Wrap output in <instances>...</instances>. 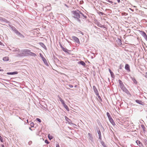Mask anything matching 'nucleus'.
<instances>
[{
	"instance_id": "1",
	"label": "nucleus",
	"mask_w": 147,
	"mask_h": 147,
	"mask_svg": "<svg viewBox=\"0 0 147 147\" xmlns=\"http://www.w3.org/2000/svg\"><path fill=\"white\" fill-rule=\"evenodd\" d=\"M71 12L73 15V17L74 19L79 23H81V21L80 19L81 18V11L77 9L76 10L72 11Z\"/></svg>"
},
{
	"instance_id": "2",
	"label": "nucleus",
	"mask_w": 147,
	"mask_h": 147,
	"mask_svg": "<svg viewBox=\"0 0 147 147\" xmlns=\"http://www.w3.org/2000/svg\"><path fill=\"white\" fill-rule=\"evenodd\" d=\"M11 28L12 30H13V31L17 35L20 37L23 38H24V36L20 32L18 31L14 27L12 26Z\"/></svg>"
},
{
	"instance_id": "3",
	"label": "nucleus",
	"mask_w": 147,
	"mask_h": 147,
	"mask_svg": "<svg viewBox=\"0 0 147 147\" xmlns=\"http://www.w3.org/2000/svg\"><path fill=\"white\" fill-rule=\"evenodd\" d=\"M94 23L95 24L97 25L100 28H104L103 25H102L101 24H100L99 22H98V20L96 19H95L94 20Z\"/></svg>"
},
{
	"instance_id": "4",
	"label": "nucleus",
	"mask_w": 147,
	"mask_h": 147,
	"mask_svg": "<svg viewBox=\"0 0 147 147\" xmlns=\"http://www.w3.org/2000/svg\"><path fill=\"white\" fill-rule=\"evenodd\" d=\"M65 118L66 121L70 125H73L74 124L71 123V119L68 118L66 116L65 117Z\"/></svg>"
},
{
	"instance_id": "5",
	"label": "nucleus",
	"mask_w": 147,
	"mask_h": 147,
	"mask_svg": "<svg viewBox=\"0 0 147 147\" xmlns=\"http://www.w3.org/2000/svg\"><path fill=\"white\" fill-rule=\"evenodd\" d=\"M93 89L96 94V95H98V92L95 86H93Z\"/></svg>"
},
{
	"instance_id": "6",
	"label": "nucleus",
	"mask_w": 147,
	"mask_h": 147,
	"mask_svg": "<svg viewBox=\"0 0 147 147\" xmlns=\"http://www.w3.org/2000/svg\"><path fill=\"white\" fill-rule=\"evenodd\" d=\"M72 38L76 43H78L80 42L79 39L76 37L73 36H72Z\"/></svg>"
},
{
	"instance_id": "7",
	"label": "nucleus",
	"mask_w": 147,
	"mask_h": 147,
	"mask_svg": "<svg viewBox=\"0 0 147 147\" xmlns=\"http://www.w3.org/2000/svg\"><path fill=\"white\" fill-rule=\"evenodd\" d=\"M137 144L139 146V147H144L142 144L138 140H137L136 142Z\"/></svg>"
},
{
	"instance_id": "8",
	"label": "nucleus",
	"mask_w": 147,
	"mask_h": 147,
	"mask_svg": "<svg viewBox=\"0 0 147 147\" xmlns=\"http://www.w3.org/2000/svg\"><path fill=\"white\" fill-rule=\"evenodd\" d=\"M122 90L126 93V94H129V91L124 86L121 88Z\"/></svg>"
},
{
	"instance_id": "9",
	"label": "nucleus",
	"mask_w": 147,
	"mask_h": 147,
	"mask_svg": "<svg viewBox=\"0 0 147 147\" xmlns=\"http://www.w3.org/2000/svg\"><path fill=\"white\" fill-rule=\"evenodd\" d=\"M118 82L119 83V86L121 88H123V87L124 86V84L120 80H118Z\"/></svg>"
},
{
	"instance_id": "10",
	"label": "nucleus",
	"mask_w": 147,
	"mask_h": 147,
	"mask_svg": "<svg viewBox=\"0 0 147 147\" xmlns=\"http://www.w3.org/2000/svg\"><path fill=\"white\" fill-rule=\"evenodd\" d=\"M125 69L128 71H130L129 65L128 64H126L125 66Z\"/></svg>"
},
{
	"instance_id": "11",
	"label": "nucleus",
	"mask_w": 147,
	"mask_h": 147,
	"mask_svg": "<svg viewBox=\"0 0 147 147\" xmlns=\"http://www.w3.org/2000/svg\"><path fill=\"white\" fill-rule=\"evenodd\" d=\"M39 45L42 47L43 48L46 50H47V48L45 45L43 43L41 42H40L39 43Z\"/></svg>"
},
{
	"instance_id": "12",
	"label": "nucleus",
	"mask_w": 147,
	"mask_h": 147,
	"mask_svg": "<svg viewBox=\"0 0 147 147\" xmlns=\"http://www.w3.org/2000/svg\"><path fill=\"white\" fill-rule=\"evenodd\" d=\"M22 52L26 54H27L29 55V53L30 52V51H31L29 49H24L22 51Z\"/></svg>"
},
{
	"instance_id": "13",
	"label": "nucleus",
	"mask_w": 147,
	"mask_h": 147,
	"mask_svg": "<svg viewBox=\"0 0 147 147\" xmlns=\"http://www.w3.org/2000/svg\"><path fill=\"white\" fill-rule=\"evenodd\" d=\"M136 102L137 103H138L139 104L141 105H144V103L140 100H136Z\"/></svg>"
},
{
	"instance_id": "14",
	"label": "nucleus",
	"mask_w": 147,
	"mask_h": 147,
	"mask_svg": "<svg viewBox=\"0 0 147 147\" xmlns=\"http://www.w3.org/2000/svg\"><path fill=\"white\" fill-rule=\"evenodd\" d=\"M117 42L119 45H122L121 41L120 39L118 38L117 40Z\"/></svg>"
},
{
	"instance_id": "15",
	"label": "nucleus",
	"mask_w": 147,
	"mask_h": 147,
	"mask_svg": "<svg viewBox=\"0 0 147 147\" xmlns=\"http://www.w3.org/2000/svg\"><path fill=\"white\" fill-rule=\"evenodd\" d=\"M18 74L17 71H14L13 72H10L7 73V74L8 75H14L17 74Z\"/></svg>"
},
{
	"instance_id": "16",
	"label": "nucleus",
	"mask_w": 147,
	"mask_h": 147,
	"mask_svg": "<svg viewBox=\"0 0 147 147\" xmlns=\"http://www.w3.org/2000/svg\"><path fill=\"white\" fill-rule=\"evenodd\" d=\"M44 63L47 66H48L49 64L48 63L47 61V60L44 58H43L42 59Z\"/></svg>"
},
{
	"instance_id": "17",
	"label": "nucleus",
	"mask_w": 147,
	"mask_h": 147,
	"mask_svg": "<svg viewBox=\"0 0 147 147\" xmlns=\"http://www.w3.org/2000/svg\"><path fill=\"white\" fill-rule=\"evenodd\" d=\"M78 63V64H80L83 66H85L86 65L85 62L82 61H79Z\"/></svg>"
},
{
	"instance_id": "18",
	"label": "nucleus",
	"mask_w": 147,
	"mask_h": 147,
	"mask_svg": "<svg viewBox=\"0 0 147 147\" xmlns=\"http://www.w3.org/2000/svg\"><path fill=\"white\" fill-rule=\"evenodd\" d=\"M13 51L16 53H19L20 52V50L19 48H17L13 50Z\"/></svg>"
},
{
	"instance_id": "19",
	"label": "nucleus",
	"mask_w": 147,
	"mask_h": 147,
	"mask_svg": "<svg viewBox=\"0 0 147 147\" xmlns=\"http://www.w3.org/2000/svg\"><path fill=\"white\" fill-rule=\"evenodd\" d=\"M110 123L112 124V125H115V123L114 122L113 119L112 118L110 119L109 120Z\"/></svg>"
},
{
	"instance_id": "20",
	"label": "nucleus",
	"mask_w": 147,
	"mask_h": 147,
	"mask_svg": "<svg viewBox=\"0 0 147 147\" xmlns=\"http://www.w3.org/2000/svg\"><path fill=\"white\" fill-rule=\"evenodd\" d=\"M3 60L4 61H7L9 60V58L8 57H4L3 59Z\"/></svg>"
},
{
	"instance_id": "21",
	"label": "nucleus",
	"mask_w": 147,
	"mask_h": 147,
	"mask_svg": "<svg viewBox=\"0 0 147 147\" xmlns=\"http://www.w3.org/2000/svg\"><path fill=\"white\" fill-rule=\"evenodd\" d=\"M140 34L144 37L146 34V33L144 31H140Z\"/></svg>"
},
{
	"instance_id": "22",
	"label": "nucleus",
	"mask_w": 147,
	"mask_h": 147,
	"mask_svg": "<svg viewBox=\"0 0 147 147\" xmlns=\"http://www.w3.org/2000/svg\"><path fill=\"white\" fill-rule=\"evenodd\" d=\"M131 80L133 81L134 83L135 84H137V82L136 79L134 78H131Z\"/></svg>"
},
{
	"instance_id": "23",
	"label": "nucleus",
	"mask_w": 147,
	"mask_h": 147,
	"mask_svg": "<svg viewBox=\"0 0 147 147\" xmlns=\"http://www.w3.org/2000/svg\"><path fill=\"white\" fill-rule=\"evenodd\" d=\"M29 55L34 57H35L36 56V55L35 53L32 52H31V51H30L29 53Z\"/></svg>"
},
{
	"instance_id": "24",
	"label": "nucleus",
	"mask_w": 147,
	"mask_h": 147,
	"mask_svg": "<svg viewBox=\"0 0 147 147\" xmlns=\"http://www.w3.org/2000/svg\"><path fill=\"white\" fill-rule=\"evenodd\" d=\"M65 52L69 53V51H70L69 50L66 48H64L62 49Z\"/></svg>"
},
{
	"instance_id": "25",
	"label": "nucleus",
	"mask_w": 147,
	"mask_h": 147,
	"mask_svg": "<svg viewBox=\"0 0 147 147\" xmlns=\"http://www.w3.org/2000/svg\"><path fill=\"white\" fill-rule=\"evenodd\" d=\"M107 116L109 120L110 119L112 118V117H111V116L110 115L109 113H108V112H107Z\"/></svg>"
},
{
	"instance_id": "26",
	"label": "nucleus",
	"mask_w": 147,
	"mask_h": 147,
	"mask_svg": "<svg viewBox=\"0 0 147 147\" xmlns=\"http://www.w3.org/2000/svg\"><path fill=\"white\" fill-rule=\"evenodd\" d=\"M109 72L110 73L111 77H113V76H114L113 72L111 71V70L110 69H109Z\"/></svg>"
},
{
	"instance_id": "27",
	"label": "nucleus",
	"mask_w": 147,
	"mask_h": 147,
	"mask_svg": "<svg viewBox=\"0 0 147 147\" xmlns=\"http://www.w3.org/2000/svg\"><path fill=\"white\" fill-rule=\"evenodd\" d=\"M81 16H82L84 17V18H83V19L84 18L85 19H86V18H87V16L86 15H84V14L83 13L81 12Z\"/></svg>"
},
{
	"instance_id": "28",
	"label": "nucleus",
	"mask_w": 147,
	"mask_h": 147,
	"mask_svg": "<svg viewBox=\"0 0 147 147\" xmlns=\"http://www.w3.org/2000/svg\"><path fill=\"white\" fill-rule=\"evenodd\" d=\"M63 107L67 111H69V109L68 107L66 105H65V106H64Z\"/></svg>"
},
{
	"instance_id": "29",
	"label": "nucleus",
	"mask_w": 147,
	"mask_h": 147,
	"mask_svg": "<svg viewBox=\"0 0 147 147\" xmlns=\"http://www.w3.org/2000/svg\"><path fill=\"white\" fill-rule=\"evenodd\" d=\"M141 127L143 129V131L144 132L145 131V128L143 125H141Z\"/></svg>"
},
{
	"instance_id": "30",
	"label": "nucleus",
	"mask_w": 147,
	"mask_h": 147,
	"mask_svg": "<svg viewBox=\"0 0 147 147\" xmlns=\"http://www.w3.org/2000/svg\"><path fill=\"white\" fill-rule=\"evenodd\" d=\"M88 135L89 136V137L90 138V140H92V137L91 134L90 133H89L88 134Z\"/></svg>"
},
{
	"instance_id": "31",
	"label": "nucleus",
	"mask_w": 147,
	"mask_h": 147,
	"mask_svg": "<svg viewBox=\"0 0 147 147\" xmlns=\"http://www.w3.org/2000/svg\"><path fill=\"white\" fill-rule=\"evenodd\" d=\"M101 144L104 147H107L105 144L103 142H101Z\"/></svg>"
},
{
	"instance_id": "32",
	"label": "nucleus",
	"mask_w": 147,
	"mask_h": 147,
	"mask_svg": "<svg viewBox=\"0 0 147 147\" xmlns=\"http://www.w3.org/2000/svg\"><path fill=\"white\" fill-rule=\"evenodd\" d=\"M48 137L49 139L50 140H51V139H53V137L52 136H50V134H49L48 135Z\"/></svg>"
},
{
	"instance_id": "33",
	"label": "nucleus",
	"mask_w": 147,
	"mask_h": 147,
	"mask_svg": "<svg viewBox=\"0 0 147 147\" xmlns=\"http://www.w3.org/2000/svg\"><path fill=\"white\" fill-rule=\"evenodd\" d=\"M97 133L98 134V135H99V134H101V132H100V130L98 128V129H97Z\"/></svg>"
},
{
	"instance_id": "34",
	"label": "nucleus",
	"mask_w": 147,
	"mask_h": 147,
	"mask_svg": "<svg viewBox=\"0 0 147 147\" xmlns=\"http://www.w3.org/2000/svg\"><path fill=\"white\" fill-rule=\"evenodd\" d=\"M143 140L145 145L147 146V140L146 139H144Z\"/></svg>"
},
{
	"instance_id": "35",
	"label": "nucleus",
	"mask_w": 147,
	"mask_h": 147,
	"mask_svg": "<svg viewBox=\"0 0 147 147\" xmlns=\"http://www.w3.org/2000/svg\"><path fill=\"white\" fill-rule=\"evenodd\" d=\"M36 120L39 123H40L41 122V121L40 119L39 118H37L36 119Z\"/></svg>"
},
{
	"instance_id": "36",
	"label": "nucleus",
	"mask_w": 147,
	"mask_h": 147,
	"mask_svg": "<svg viewBox=\"0 0 147 147\" xmlns=\"http://www.w3.org/2000/svg\"><path fill=\"white\" fill-rule=\"evenodd\" d=\"M0 140L1 141V142H3V138L1 136H0Z\"/></svg>"
},
{
	"instance_id": "37",
	"label": "nucleus",
	"mask_w": 147,
	"mask_h": 147,
	"mask_svg": "<svg viewBox=\"0 0 147 147\" xmlns=\"http://www.w3.org/2000/svg\"><path fill=\"white\" fill-rule=\"evenodd\" d=\"M39 55L42 58V59H43V58H44V57H43V55L41 53H40L39 54Z\"/></svg>"
},
{
	"instance_id": "38",
	"label": "nucleus",
	"mask_w": 147,
	"mask_h": 147,
	"mask_svg": "<svg viewBox=\"0 0 147 147\" xmlns=\"http://www.w3.org/2000/svg\"><path fill=\"white\" fill-rule=\"evenodd\" d=\"M30 125L31 127H33L34 126V123L33 122L30 123Z\"/></svg>"
},
{
	"instance_id": "39",
	"label": "nucleus",
	"mask_w": 147,
	"mask_h": 147,
	"mask_svg": "<svg viewBox=\"0 0 147 147\" xmlns=\"http://www.w3.org/2000/svg\"><path fill=\"white\" fill-rule=\"evenodd\" d=\"M107 1V2L109 3H110L111 4H112V3H113V2L111 1H110L109 0H105Z\"/></svg>"
},
{
	"instance_id": "40",
	"label": "nucleus",
	"mask_w": 147,
	"mask_h": 147,
	"mask_svg": "<svg viewBox=\"0 0 147 147\" xmlns=\"http://www.w3.org/2000/svg\"><path fill=\"white\" fill-rule=\"evenodd\" d=\"M98 136H99V139L100 140H101L102 139V137H101V134H99L98 135Z\"/></svg>"
},
{
	"instance_id": "41",
	"label": "nucleus",
	"mask_w": 147,
	"mask_h": 147,
	"mask_svg": "<svg viewBox=\"0 0 147 147\" xmlns=\"http://www.w3.org/2000/svg\"><path fill=\"white\" fill-rule=\"evenodd\" d=\"M32 143V142L31 141H29L28 142V144L29 145H31Z\"/></svg>"
},
{
	"instance_id": "42",
	"label": "nucleus",
	"mask_w": 147,
	"mask_h": 147,
	"mask_svg": "<svg viewBox=\"0 0 147 147\" xmlns=\"http://www.w3.org/2000/svg\"><path fill=\"white\" fill-rule=\"evenodd\" d=\"M78 33H81V34H82V35H84V34H83V32H82V31H80V30H79V31H78Z\"/></svg>"
},
{
	"instance_id": "43",
	"label": "nucleus",
	"mask_w": 147,
	"mask_h": 147,
	"mask_svg": "<svg viewBox=\"0 0 147 147\" xmlns=\"http://www.w3.org/2000/svg\"><path fill=\"white\" fill-rule=\"evenodd\" d=\"M144 38L145 39V40H147V35L146 34L144 37Z\"/></svg>"
},
{
	"instance_id": "44",
	"label": "nucleus",
	"mask_w": 147,
	"mask_h": 147,
	"mask_svg": "<svg viewBox=\"0 0 147 147\" xmlns=\"http://www.w3.org/2000/svg\"><path fill=\"white\" fill-rule=\"evenodd\" d=\"M45 142L46 143V144H48L49 143V141H48V140H45Z\"/></svg>"
},
{
	"instance_id": "45",
	"label": "nucleus",
	"mask_w": 147,
	"mask_h": 147,
	"mask_svg": "<svg viewBox=\"0 0 147 147\" xmlns=\"http://www.w3.org/2000/svg\"><path fill=\"white\" fill-rule=\"evenodd\" d=\"M99 14H101L102 15H103L104 14V13H103L101 12V11H99Z\"/></svg>"
},
{
	"instance_id": "46",
	"label": "nucleus",
	"mask_w": 147,
	"mask_h": 147,
	"mask_svg": "<svg viewBox=\"0 0 147 147\" xmlns=\"http://www.w3.org/2000/svg\"><path fill=\"white\" fill-rule=\"evenodd\" d=\"M69 86L70 88H72L73 87V86L69 84Z\"/></svg>"
},
{
	"instance_id": "47",
	"label": "nucleus",
	"mask_w": 147,
	"mask_h": 147,
	"mask_svg": "<svg viewBox=\"0 0 147 147\" xmlns=\"http://www.w3.org/2000/svg\"><path fill=\"white\" fill-rule=\"evenodd\" d=\"M60 47H61V48L62 49H63L64 48L63 47L62 45H61L60 44Z\"/></svg>"
},
{
	"instance_id": "48",
	"label": "nucleus",
	"mask_w": 147,
	"mask_h": 147,
	"mask_svg": "<svg viewBox=\"0 0 147 147\" xmlns=\"http://www.w3.org/2000/svg\"><path fill=\"white\" fill-rule=\"evenodd\" d=\"M56 147H59V145L58 143L56 144Z\"/></svg>"
},
{
	"instance_id": "49",
	"label": "nucleus",
	"mask_w": 147,
	"mask_h": 147,
	"mask_svg": "<svg viewBox=\"0 0 147 147\" xmlns=\"http://www.w3.org/2000/svg\"><path fill=\"white\" fill-rule=\"evenodd\" d=\"M60 101L61 102V103H62L64 102L63 100H61Z\"/></svg>"
},
{
	"instance_id": "50",
	"label": "nucleus",
	"mask_w": 147,
	"mask_h": 147,
	"mask_svg": "<svg viewBox=\"0 0 147 147\" xmlns=\"http://www.w3.org/2000/svg\"><path fill=\"white\" fill-rule=\"evenodd\" d=\"M64 5L67 7V8H69V6L67 4H65Z\"/></svg>"
},
{
	"instance_id": "51",
	"label": "nucleus",
	"mask_w": 147,
	"mask_h": 147,
	"mask_svg": "<svg viewBox=\"0 0 147 147\" xmlns=\"http://www.w3.org/2000/svg\"><path fill=\"white\" fill-rule=\"evenodd\" d=\"M98 96V98L99 99H101V98L100 97V96L98 94V95H97Z\"/></svg>"
},
{
	"instance_id": "52",
	"label": "nucleus",
	"mask_w": 147,
	"mask_h": 147,
	"mask_svg": "<svg viewBox=\"0 0 147 147\" xmlns=\"http://www.w3.org/2000/svg\"><path fill=\"white\" fill-rule=\"evenodd\" d=\"M62 104H63V106H65V105H66V104L65 103V102H64L63 103H62Z\"/></svg>"
},
{
	"instance_id": "53",
	"label": "nucleus",
	"mask_w": 147,
	"mask_h": 147,
	"mask_svg": "<svg viewBox=\"0 0 147 147\" xmlns=\"http://www.w3.org/2000/svg\"><path fill=\"white\" fill-rule=\"evenodd\" d=\"M62 104H63V106H65V105H66V104L65 103V102H64L63 103H62Z\"/></svg>"
},
{
	"instance_id": "54",
	"label": "nucleus",
	"mask_w": 147,
	"mask_h": 147,
	"mask_svg": "<svg viewBox=\"0 0 147 147\" xmlns=\"http://www.w3.org/2000/svg\"><path fill=\"white\" fill-rule=\"evenodd\" d=\"M94 28L95 29H99L98 28H97L96 26H94Z\"/></svg>"
},
{
	"instance_id": "55",
	"label": "nucleus",
	"mask_w": 147,
	"mask_h": 147,
	"mask_svg": "<svg viewBox=\"0 0 147 147\" xmlns=\"http://www.w3.org/2000/svg\"><path fill=\"white\" fill-rule=\"evenodd\" d=\"M59 97V100H60V101H61V100H62V99H61V98L60 97Z\"/></svg>"
},
{
	"instance_id": "56",
	"label": "nucleus",
	"mask_w": 147,
	"mask_h": 147,
	"mask_svg": "<svg viewBox=\"0 0 147 147\" xmlns=\"http://www.w3.org/2000/svg\"><path fill=\"white\" fill-rule=\"evenodd\" d=\"M18 56H22V54H18Z\"/></svg>"
},
{
	"instance_id": "57",
	"label": "nucleus",
	"mask_w": 147,
	"mask_h": 147,
	"mask_svg": "<svg viewBox=\"0 0 147 147\" xmlns=\"http://www.w3.org/2000/svg\"><path fill=\"white\" fill-rule=\"evenodd\" d=\"M117 1L118 3L120 2V0H117Z\"/></svg>"
},
{
	"instance_id": "58",
	"label": "nucleus",
	"mask_w": 147,
	"mask_h": 147,
	"mask_svg": "<svg viewBox=\"0 0 147 147\" xmlns=\"http://www.w3.org/2000/svg\"><path fill=\"white\" fill-rule=\"evenodd\" d=\"M1 146H2V147H5L4 145L3 144H2L1 145Z\"/></svg>"
},
{
	"instance_id": "59",
	"label": "nucleus",
	"mask_w": 147,
	"mask_h": 147,
	"mask_svg": "<svg viewBox=\"0 0 147 147\" xmlns=\"http://www.w3.org/2000/svg\"><path fill=\"white\" fill-rule=\"evenodd\" d=\"M29 129L30 130H31V131H32V129H31V127H29Z\"/></svg>"
},
{
	"instance_id": "60",
	"label": "nucleus",
	"mask_w": 147,
	"mask_h": 147,
	"mask_svg": "<svg viewBox=\"0 0 147 147\" xmlns=\"http://www.w3.org/2000/svg\"><path fill=\"white\" fill-rule=\"evenodd\" d=\"M119 69H121V66H120V67H119Z\"/></svg>"
},
{
	"instance_id": "61",
	"label": "nucleus",
	"mask_w": 147,
	"mask_h": 147,
	"mask_svg": "<svg viewBox=\"0 0 147 147\" xmlns=\"http://www.w3.org/2000/svg\"><path fill=\"white\" fill-rule=\"evenodd\" d=\"M130 9H131L132 11H134V10H133L132 9H131L130 8Z\"/></svg>"
},
{
	"instance_id": "62",
	"label": "nucleus",
	"mask_w": 147,
	"mask_h": 147,
	"mask_svg": "<svg viewBox=\"0 0 147 147\" xmlns=\"http://www.w3.org/2000/svg\"><path fill=\"white\" fill-rule=\"evenodd\" d=\"M27 122L28 123V119H27Z\"/></svg>"
},
{
	"instance_id": "63",
	"label": "nucleus",
	"mask_w": 147,
	"mask_h": 147,
	"mask_svg": "<svg viewBox=\"0 0 147 147\" xmlns=\"http://www.w3.org/2000/svg\"><path fill=\"white\" fill-rule=\"evenodd\" d=\"M46 108H47V107H44V108H45V109H46Z\"/></svg>"
},
{
	"instance_id": "64",
	"label": "nucleus",
	"mask_w": 147,
	"mask_h": 147,
	"mask_svg": "<svg viewBox=\"0 0 147 147\" xmlns=\"http://www.w3.org/2000/svg\"><path fill=\"white\" fill-rule=\"evenodd\" d=\"M2 43V42L0 41V45H1V44Z\"/></svg>"
}]
</instances>
